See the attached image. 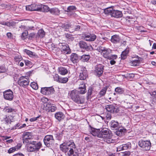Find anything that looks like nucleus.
<instances>
[{"label": "nucleus", "mask_w": 156, "mask_h": 156, "mask_svg": "<svg viewBox=\"0 0 156 156\" xmlns=\"http://www.w3.org/2000/svg\"><path fill=\"white\" fill-rule=\"evenodd\" d=\"M60 148L61 151L67 154L68 155L73 152L76 148V146L73 140H70L61 144Z\"/></svg>", "instance_id": "1"}, {"label": "nucleus", "mask_w": 156, "mask_h": 156, "mask_svg": "<svg viewBox=\"0 0 156 156\" xmlns=\"http://www.w3.org/2000/svg\"><path fill=\"white\" fill-rule=\"evenodd\" d=\"M112 136L111 131L107 128L101 129L98 135V137L103 139L104 140L108 143L114 142V140L112 138Z\"/></svg>", "instance_id": "2"}, {"label": "nucleus", "mask_w": 156, "mask_h": 156, "mask_svg": "<svg viewBox=\"0 0 156 156\" xmlns=\"http://www.w3.org/2000/svg\"><path fill=\"white\" fill-rule=\"evenodd\" d=\"M79 94L78 91L74 90L70 92L69 96L75 103L78 104H83L85 102V98L83 96L80 95Z\"/></svg>", "instance_id": "3"}, {"label": "nucleus", "mask_w": 156, "mask_h": 156, "mask_svg": "<svg viewBox=\"0 0 156 156\" xmlns=\"http://www.w3.org/2000/svg\"><path fill=\"white\" fill-rule=\"evenodd\" d=\"M100 50L99 51H102L103 56L106 58L116 59L117 58V56L116 55H111L112 51L109 49H106L105 48L101 47Z\"/></svg>", "instance_id": "4"}, {"label": "nucleus", "mask_w": 156, "mask_h": 156, "mask_svg": "<svg viewBox=\"0 0 156 156\" xmlns=\"http://www.w3.org/2000/svg\"><path fill=\"white\" fill-rule=\"evenodd\" d=\"M30 81L28 77L27 76H22L18 81V84L20 86L26 87L29 85Z\"/></svg>", "instance_id": "5"}, {"label": "nucleus", "mask_w": 156, "mask_h": 156, "mask_svg": "<svg viewBox=\"0 0 156 156\" xmlns=\"http://www.w3.org/2000/svg\"><path fill=\"white\" fill-rule=\"evenodd\" d=\"M139 146L142 147L144 150L147 151L149 150L151 146V143L149 141L141 140L138 143Z\"/></svg>", "instance_id": "6"}, {"label": "nucleus", "mask_w": 156, "mask_h": 156, "mask_svg": "<svg viewBox=\"0 0 156 156\" xmlns=\"http://www.w3.org/2000/svg\"><path fill=\"white\" fill-rule=\"evenodd\" d=\"M54 140L52 135H46L44 139V142L45 145L48 147H50L54 143Z\"/></svg>", "instance_id": "7"}, {"label": "nucleus", "mask_w": 156, "mask_h": 156, "mask_svg": "<svg viewBox=\"0 0 156 156\" xmlns=\"http://www.w3.org/2000/svg\"><path fill=\"white\" fill-rule=\"evenodd\" d=\"M55 90L54 88L52 87H42L41 92L43 94L45 95H50L54 93Z\"/></svg>", "instance_id": "8"}, {"label": "nucleus", "mask_w": 156, "mask_h": 156, "mask_svg": "<svg viewBox=\"0 0 156 156\" xmlns=\"http://www.w3.org/2000/svg\"><path fill=\"white\" fill-rule=\"evenodd\" d=\"M3 96L5 100L11 101L13 98V92L10 89L5 90L3 92Z\"/></svg>", "instance_id": "9"}, {"label": "nucleus", "mask_w": 156, "mask_h": 156, "mask_svg": "<svg viewBox=\"0 0 156 156\" xmlns=\"http://www.w3.org/2000/svg\"><path fill=\"white\" fill-rule=\"evenodd\" d=\"M33 135L31 133L24 132L23 134V140L24 144H27L30 141L29 140L32 138Z\"/></svg>", "instance_id": "10"}, {"label": "nucleus", "mask_w": 156, "mask_h": 156, "mask_svg": "<svg viewBox=\"0 0 156 156\" xmlns=\"http://www.w3.org/2000/svg\"><path fill=\"white\" fill-rule=\"evenodd\" d=\"M104 66L101 64L97 65L95 68L94 73L98 77L101 76L103 72Z\"/></svg>", "instance_id": "11"}, {"label": "nucleus", "mask_w": 156, "mask_h": 156, "mask_svg": "<svg viewBox=\"0 0 156 156\" xmlns=\"http://www.w3.org/2000/svg\"><path fill=\"white\" fill-rule=\"evenodd\" d=\"M76 7L75 6H69L67 7L66 10H65V12H67V14L69 16H75L76 15V14L74 11L76 10Z\"/></svg>", "instance_id": "12"}, {"label": "nucleus", "mask_w": 156, "mask_h": 156, "mask_svg": "<svg viewBox=\"0 0 156 156\" xmlns=\"http://www.w3.org/2000/svg\"><path fill=\"white\" fill-rule=\"evenodd\" d=\"M105 109L107 111L111 113H117L119 111L118 108L113 105H107Z\"/></svg>", "instance_id": "13"}, {"label": "nucleus", "mask_w": 156, "mask_h": 156, "mask_svg": "<svg viewBox=\"0 0 156 156\" xmlns=\"http://www.w3.org/2000/svg\"><path fill=\"white\" fill-rule=\"evenodd\" d=\"M58 46V48L62 51H65L66 54L69 53L70 52V50L69 46L65 43H60Z\"/></svg>", "instance_id": "14"}, {"label": "nucleus", "mask_w": 156, "mask_h": 156, "mask_svg": "<svg viewBox=\"0 0 156 156\" xmlns=\"http://www.w3.org/2000/svg\"><path fill=\"white\" fill-rule=\"evenodd\" d=\"M44 106L45 107L43 108V109L48 112H54L57 109L56 107L52 105L50 103L48 105L45 104Z\"/></svg>", "instance_id": "15"}, {"label": "nucleus", "mask_w": 156, "mask_h": 156, "mask_svg": "<svg viewBox=\"0 0 156 156\" xmlns=\"http://www.w3.org/2000/svg\"><path fill=\"white\" fill-rule=\"evenodd\" d=\"M41 5L34 4L26 6V8L27 10L29 11H38L41 8Z\"/></svg>", "instance_id": "16"}, {"label": "nucleus", "mask_w": 156, "mask_h": 156, "mask_svg": "<svg viewBox=\"0 0 156 156\" xmlns=\"http://www.w3.org/2000/svg\"><path fill=\"white\" fill-rule=\"evenodd\" d=\"M80 48L86 50L87 51L91 50L92 47L90 45H88L87 43L83 41H80L79 43Z\"/></svg>", "instance_id": "17"}, {"label": "nucleus", "mask_w": 156, "mask_h": 156, "mask_svg": "<svg viewBox=\"0 0 156 156\" xmlns=\"http://www.w3.org/2000/svg\"><path fill=\"white\" fill-rule=\"evenodd\" d=\"M131 145L130 142H128L126 144H123L118 146L117 147V151H120L123 150H126L131 148Z\"/></svg>", "instance_id": "18"}, {"label": "nucleus", "mask_w": 156, "mask_h": 156, "mask_svg": "<svg viewBox=\"0 0 156 156\" xmlns=\"http://www.w3.org/2000/svg\"><path fill=\"white\" fill-rule=\"evenodd\" d=\"M80 78L81 80H84L87 76V72L85 68H82L80 71Z\"/></svg>", "instance_id": "19"}, {"label": "nucleus", "mask_w": 156, "mask_h": 156, "mask_svg": "<svg viewBox=\"0 0 156 156\" xmlns=\"http://www.w3.org/2000/svg\"><path fill=\"white\" fill-rule=\"evenodd\" d=\"M96 36L94 34H88L85 35L84 39L86 41H93L96 38Z\"/></svg>", "instance_id": "20"}, {"label": "nucleus", "mask_w": 156, "mask_h": 156, "mask_svg": "<svg viewBox=\"0 0 156 156\" xmlns=\"http://www.w3.org/2000/svg\"><path fill=\"white\" fill-rule=\"evenodd\" d=\"M110 127L112 129H118L119 127V125L117 121L112 120L110 123Z\"/></svg>", "instance_id": "21"}, {"label": "nucleus", "mask_w": 156, "mask_h": 156, "mask_svg": "<svg viewBox=\"0 0 156 156\" xmlns=\"http://www.w3.org/2000/svg\"><path fill=\"white\" fill-rule=\"evenodd\" d=\"M55 117L58 121H60L64 119L65 115L62 112H59L55 113Z\"/></svg>", "instance_id": "22"}, {"label": "nucleus", "mask_w": 156, "mask_h": 156, "mask_svg": "<svg viewBox=\"0 0 156 156\" xmlns=\"http://www.w3.org/2000/svg\"><path fill=\"white\" fill-rule=\"evenodd\" d=\"M111 16L115 18H118L121 17L122 16V14L121 12L118 10H113Z\"/></svg>", "instance_id": "23"}, {"label": "nucleus", "mask_w": 156, "mask_h": 156, "mask_svg": "<svg viewBox=\"0 0 156 156\" xmlns=\"http://www.w3.org/2000/svg\"><path fill=\"white\" fill-rule=\"evenodd\" d=\"M21 147V145L20 144H18L17 145L14 147H12L10 148L8 151V152L9 154L12 153L14 151H17Z\"/></svg>", "instance_id": "24"}, {"label": "nucleus", "mask_w": 156, "mask_h": 156, "mask_svg": "<svg viewBox=\"0 0 156 156\" xmlns=\"http://www.w3.org/2000/svg\"><path fill=\"white\" fill-rule=\"evenodd\" d=\"M28 146H27V149L30 152L34 151L37 150L36 149V147L34 146V144L32 143V141H30L29 143H28Z\"/></svg>", "instance_id": "25"}, {"label": "nucleus", "mask_w": 156, "mask_h": 156, "mask_svg": "<svg viewBox=\"0 0 156 156\" xmlns=\"http://www.w3.org/2000/svg\"><path fill=\"white\" fill-rule=\"evenodd\" d=\"M89 130L90 133L93 136H97L98 137V134L99 133V130L90 127Z\"/></svg>", "instance_id": "26"}, {"label": "nucleus", "mask_w": 156, "mask_h": 156, "mask_svg": "<svg viewBox=\"0 0 156 156\" xmlns=\"http://www.w3.org/2000/svg\"><path fill=\"white\" fill-rule=\"evenodd\" d=\"M70 60L73 63L76 62L78 60V55L76 53H72L70 56Z\"/></svg>", "instance_id": "27"}, {"label": "nucleus", "mask_w": 156, "mask_h": 156, "mask_svg": "<svg viewBox=\"0 0 156 156\" xmlns=\"http://www.w3.org/2000/svg\"><path fill=\"white\" fill-rule=\"evenodd\" d=\"M111 42L114 43L119 42L120 41V37L117 35H114L112 37L111 40Z\"/></svg>", "instance_id": "28"}, {"label": "nucleus", "mask_w": 156, "mask_h": 156, "mask_svg": "<svg viewBox=\"0 0 156 156\" xmlns=\"http://www.w3.org/2000/svg\"><path fill=\"white\" fill-rule=\"evenodd\" d=\"M68 72V70L65 67H60L58 68V73L62 75H65Z\"/></svg>", "instance_id": "29"}, {"label": "nucleus", "mask_w": 156, "mask_h": 156, "mask_svg": "<svg viewBox=\"0 0 156 156\" xmlns=\"http://www.w3.org/2000/svg\"><path fill=\"white\" fill-rule=\"evenodd\" d=\"M129 48H127L122 52L121 54L122 59H124L126 58L127 54L129 53Z\"/></svg>", "instance_id": "30"}, {"label": "nucleus", "mask_w": 156, "mask_h": 156, "mask_svg": "<svg viewBox=\"0 0 156 156\" xmlns=\"http://www.w3.org/2000/svg\"><path fill=\"white\" fill-rule=\"evenodd\" d=\"M41 5V7L38 11H41L44 12H48L49 11L50 9L49 7L46 5Z\"/></svg>", "instance_id": "31"}, {"label": "nucleus", "mask_w": 156, "mask_h": 156, "mask_svg": "<svg viewBox=\"0 0 156 156\" xmlns=\"http://www.w3.org/2000/svg\"><path fill=\"white\" fill-rule=\"evenodd\" d=\"M117 129L118 130L116 131L115 133L117 135L119 136H121L126 131V129L123 128H120L119 127Z\"/></svg>", "instance_id": "32"}, {"label": "nucleus", "mask_w": 156, "mask_h": 156, "mask_svg": "<svg viewBox=\"0 0 156 156\" xmlns=\"http://www.w3.org/2000/svg\"><path fill=\"white\" fill-rule=\"evenodd\" d=\"M49 12L52 14L58 15L59 14L60 11L58 8H55L50 9Z\"/></svg>", "instance_id": "33"}, {"label": "nucleus", "mask_w": 156, "mask_h": 156, "mask_svg": "<svg viewBox=\"0 0 156 156\" xmlns=\"http://www.w3.org/2000/svg\"><path fill=\"white\" fill-rule=\"evenodd\" d=\"M113 10V8L110 7L104 9V12L105 14L111 16V14H112Z\"/></svg>", "instance_id": "34"}, {"label": "nucleus", "mask_w": 156, "mask_h": 156, "mask_svg": "<svg viewBox=\"0 0 156 156\" xmlns=\"http://www.w3.org/2000/svg\"><path fill=\"white\" fill-rule=\"evenodd\" d=\"M5 121L7 124L11 123V122L13 121V117L9 115L8 116H6L5 119Z\"/></svg>", "instance_id": "35"}, {"label": "nucleus", "mask_w": 156, "mask_h": 156, "mask_svg": "<svg viewBox=\"0 0 156 156\" xmlns=\"http://www.w3.org/2000/svg\"><path fill=\"white\" fill-rule=\"evenodd\" d=\"M32 143L33 144L34 146L37 147H36L37 151L40 148L42 145L41 143L40 142L32 141Z\"/></svg>", "instance_id": "36"}, {"label": "nucleus", "mask_w": 156, "mask_h": 156, "mask_svg": "<svg viewBox=\"0 0 156 156\" xmlns=\"http://www.w3.org/2000/svg\"><path fill=\"white\" fill-rule=\"evenodd\" d=\"M24 51L30 57H33L37 56L35 53L32 52L27 49H25Z\"/></svg>", "instance_id": "37"}, {"label": "nucleus", "mask_w": 156, "mask_h": 156, "mask_svg": "<svg viewBox=\"0 0 156 156\" xmlns=\"http://www.w3.org/2000/svg\"><path fill=\"white\" fill-rule=\"evenodd\" d=\"M90 55H82L81 57V60L83 62H87L90 59Z\"/></svg>", "instance_id": "38"}, {"label": "nucleus", "mask_w": 156, "mask_h": 156, "mask_svg": "<svg viewBox=\"0 0 156 156\" xmlns=\"http://www.w3.org/2000/svg\"><path fill=\"white\" fill-rule=\"evenodd\" d=\"M4 110L5 111L8 113H10L13 112H16V110L9 107H5Z\"/></svg>", "instance_id": "39"}, {"label": "nucleus", "mask_w": 156, "mask_h": 156, "mask_svg": "<svg viewBox=\"0 0 156 156\" xmlns=\"http://www.w3.org/2000/svg\"><path fill=\"white\" fill-rule=\"evenodd\" d=\"M45 35V32L43 29H40L38 31L37 35H38L40 37H43Z\"/></svg>", "instance_id": "40"}, {"label": "nucleus", "mask_w": 156, "mask_h": 156, "mask_svg": "<svg viewBox=\"0 0 156 156\" xmlns=\"http://www.w3.org/2000/svg\"><path fill=\"white\" fill-rule=\"evenodd\" d=\"M107 87H105L101 90L99 93L100 97L103 96L105 95L107 91Z\"/></svg>", "instance_id": "41"}, {"label": "nucleus", "mask_w": 156, "mask_h": 156, "mask_svg": "<svg viewBox=\"0 0 156 156\" xmlns=\"http://www.w3.org/2000/svg\"><path fill=\"white\" fill-rule=\"evenodd\" d=\"M94 92V89L91 87H89L87 93V96L88 97H91V95Z\"/></svg>", "instance_id": "42"}, {"label": "nucleus", "mask_w": 156, "mask_h": 156, "mask_svg": "<svg viewBox=\"0 0 156 156\" xmlns=\"http://www.w3.org/2000/svg\"><path fill=\"white\" fill-rule=\"evenodd\" d=\"M140 62V61L138 60H136L132 61L131 62V64L132 66H138L139 65Z\"/></svg>", "instance_id": "43"}, {"label": "nucleus", "mask_w": 156, "mask_h": 156, "mask_svg": "<svg viewBox=\"0 0 156 156\" xmlns=\"http://www.w3.org/2000/svg\"><path fill=\"white\" fill-rule=\"evenodd\" d=\"M68 80V79L67 77L64 78H60L58 82L61 83H66Z\"/></svg>", "instance_id": "44"}, {"label": "nucleus", "mask_w": 156, "mask_h": 156, "mask_svg": "<svg viewBox=\"0 0 156 156\" xmlns=\"http://www.w3.org/2000/svg\"><path fill=\"white\" fill-rule=\"evenodd\" d=\"M48 99L47 98L45 97H43L41 98V101L42 103H44V107H45L44 105L45 104H47L48 105L50 103V102H48Z\"/></svg>", "instance_id": "45"}, {"label": "nucleus", "mask_w": 156, "mask_h": 156, "mask_svg": "<svg viewBox=\"0 0 156 156\" xmlns=\"http://www.w3.org/2000/svg\"><path fill=\"white\" fill-rule=\"evenodd\" d=\"M115 91L119 94H121L123 92V90L120 87H117L115 88Z\"/></svg>", "instance_id": "46"}, {"label": "nucleus", "mask_w": 156, "mask_h": 156, "mask_svg": "<svg viewBox=\"0 0 156 156\" xmlns=\"http://www.w3.org/2000/svg\"><path fill=\"white\" fill-rule=\"evenodd\" d=\"M30 86L34 89L36 90L38 89L37 84L35 82L31 83L30 84Z\"/></svg>", "instance_id": "47"}, {"label": "nucleus", "mask_w": 156, "mask_h": 156, "mask_svg": "<svg viewBox=\"0 0 156 156\" xmlns=\"http://www.w3.org/2000/svg\"><path fill=\"white\" fill-rule=\"evenodd\" d=\"M62 134L61 132L57 133L56 134L55 137L56 139L59 140H60L62 138Z\"/></svg>", "instance_id": "48"}, {"label": "nucleus", "mask_w": 156, "mask_h": 156, "mask_svg": "<svg viewBox=\"0 0 156 156\" xmlns=\"http://www.w3.org/2000/svg\"><path fill=\"white\" fill-rule=\"evenodd\" d=\"M15 24L16 23L13 21L7 22L6 23V26L9 27H14L15 26Z\"/></svg>", "instance_id": "49"}, {"label": "nucleus", "mask_w": 156, "mask_h": 156, "mask_svg": "<svg viewBox=\"0 0 156 156\" xmlns=\"http://www.w3.org/2000/svg\"><path fill=\"white\" fill-rule=\"evenodd\" d=\"M28 35V32L27 31H26L25 32L23 33L21 36V38L23 39L24 40L27 37Z\"/></svg>", "instance_id": "50"}, {"label": "nucleus", "mask_w": 156, "mask_h": 156, "mask_svg": "<svg viewBox=\"0 0 156 156\" xmlns=\"http://www.w3.org/2000/svg\"><path fill=\"white\" fill-rule=\"evenodd\" d=\"M125 77H126L128 79H130L133 78L134 76V74L133 73H128L125 75Z\"/></svg>", "instance_id": "51"}, {"label": "nucleus", "mask_w": 156, "mask_h": 156, "mask_svg": "<svg viewBox=\"0 0 156 156\" xmlns=\"http://www.w3.org/2000/svg\"><path fill=\"white\" fill-rule=\"evenodd\" d=\"M14 59L16 62H19L22 59V58L20 55H16L14 57Z\"/></svg>", "instance_id": "52"}, {"label": "nucleus", "mask_w": 156, "mask_h": 156, "mask_svg": "<svg viewBox=\"0 0 156 156\" xmlns=\"http://www.w3.org/2000/svg\"><path fill=\"white\" fill-rule=\"evenodd\" d=\"M133 106V104L130 103H127L125 105V108H132Z\"/></svg>", "instance_id": "53"}, {"label": "nucleus", "mask_w": 156, "mask_h": 156, "mask_svg": "<svg viewBox=\"0 0 156 156\" xmlns=\"http://www.w3.org/2000/svg\"><path fill=\"white\" fill-rule=\"evenodd\" d=\"M106 120H110L112 118V115L110 113H108L106 115Z\"/></svg>", "instance_id": "54"}, {"label": "nucleus", "mask_w": 156, "mask_h": 156, "mask_svg": "<svg viewBox=\"0 0 156 156\" xmlns=\"http://www.w3.org/2000/svg\"><path fill=\"white\" fill-rule=\"evenodd\" d=\"M60 78V77H59V76L57 74H55L53 76V78L54 80L58 82Z\"/></svg>", "instance_id": "55"}, {"label": "nucleus", "mask_w": 156, "mask_h": 156, "mask_svg": "<svg viewBox=\"0 0 156 156\" xmlns=\"http://www.w3.org/2000/svg\"><path fill=\"white\" fill-rule=\"evenodd\" d=\"M68 156H79V153L77 152H74L73 151V152L69 154Z\"/></svg>", "instance_id": "56"}, {"label": "nucleus", "mask_w": 156, "mask_h": 156, "mask_svg": "<svg viewBox=\"0 0 156 156\" xmlns=\"http://www.w3.org/2000/svg\"><path fill=\"white\" fill-rule=\"evenodd\" d=\"M80 91H79V93L80 94H85L86 92V88H83L80 89Z\"/></svg>", "instance_id": "57"}, {"label": "nucleus", "mask_w": 156, "mask_h": 156, "mask_svg": "<svg viewBox=\"0 0 156 156\" xmlns=\"http://www.w3.org/2000/svg\"><path fill=\"white\" fill-rule=\"evenodd\" d=\"M83 88H86V87L84 83L82 82V84L80 86L79 89H80Z\"/></svg>", "instance_id": "58"}, {"label": "nucleus", "mask_w": 156, "mask_h": 156, "mask_svg": "<svg viewBox=\"0 0 156 156\" xmlns=\"http://www.w3.org/2000/svg\"><path fill=\"white\" fill-rule=\"evenodd\" d=\"M40 117V116H37L36 117H34L33 118H31L30 119V120L31 122H34L37 120L38 118H39Z\"/></svg>", "instance_id": "59"}, {"label": "nucleus", "mask_w": 156, "mask_h": 156, "mask_svg": "<svg viewBox=\"0 0 156 156\" xmlns=\"http://www.w3.org/2000/svg\"><path fill=\"white\" fill-rule=\"evenodd\" d=\"M7 36L10 39L12 38V34L10 32L7 33Z\"/></svg>", "instance_id": "60"}, {"label": "nucleus", "mask_w": 156, "mask_h": 156, "mask_svg": "<svg viewBox=\"0 0 156 156\" xmlns=\"http://www.w3.org/2000/svg\"><path fill=\"white\" fill-rule=\"evenodd\" d=\"M23 61L26 65L27 66H28L30 64L31 62L28 60H24Z\"/></svg>", "instance_id": "61"}, {"label": "nucleus", "mask_w": 156, "mask_h": 156, "mask_svg": "<svg viewBox=\"0 0 156 156\" xmlns=\"http://www.w3.org/2000/svg\"><path fill=\"white\" fill-rule=\"evenodd\" d=\"M123 156H129L130 154V153L129 151H126L123 153Z\"/></svg>", "instance_id": "62"}, {"label": "nucleus", "mask_w": 156, "mask_h": 156, "mask_svg": "<svg viewBox=\"0 0 156 156\" xmlns=\"http://www.w3.org/2000/svg\"><path fill=\"white\" fill-rule=\"evenodd\" d=\"M109 59L111 60L110 62V63L112 65H113L115 63V61L114 60L115 59Z\"/></svg>", "instance_id": "63"}, {"label": "nucleus", "mask_w": 156, "mask_h": 156, "mask_svg": "<svg viewBox=\"0 0 156 156\" xmlns=\"http://www.w3.org/2000/svg\"><path fill=\"white\" fill-rule=\"evenodd\" d=\"M13 156H25L24 154L22 153H18L16 154H14Z\"/></svg>", "instance_id": "64"}]
</instances>
